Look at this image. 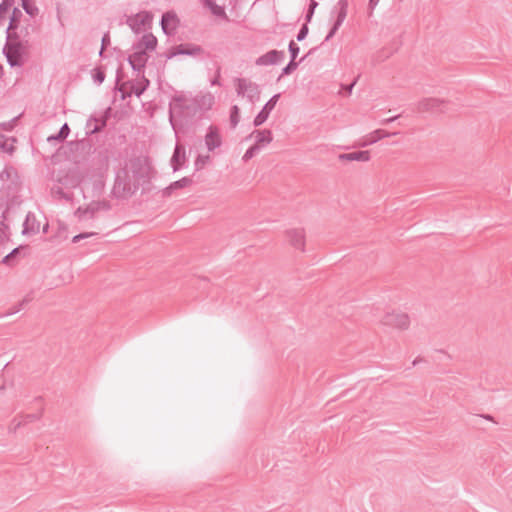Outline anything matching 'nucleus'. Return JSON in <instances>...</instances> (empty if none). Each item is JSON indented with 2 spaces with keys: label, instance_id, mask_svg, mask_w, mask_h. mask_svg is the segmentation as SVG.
<instances>
[{
  "label": "nucleus",
  "instance_id": "53",
  "mask_svg": "<svg viewBox=\"0 0 512 512\" xmlns=\"http://www.w3.org/2000/svg\"><path fill=\"white\" fill-rule=\"evenodd\" d=\"M313 14H314V10H310V8H309L308 11H307V14H306V21L307 22L311 21V18L313 16Z\"/></svg>",
  "mask_w": 512,
  "mask_h": 512
},
{
  "label": "nucleus",
  "instance_id": "33",
  "mask_svg": "<svg viewBox=\"0 0 512 512\" xmlns=\"http://www.w3.org/2000/svg\"><path fill=\"white\" fill-rule=\"evenodd\" d=\"M259 150H260V148H259L258 145H255V144L252 145L251 147H249L246 150L245 154L242 157V160L244 162L249 161L250 159H252L259 152Z\"/></svg>",
  "mask_w": 512,
  "mask_h": 512
},
{
  "label": "nucleus",
  "instance_id": "27",
  "mask_svg": "<svg viewBox=\"0 0 512 512\" xmlns=\"http://www.w3.org/2000/svg\"><path fill=\"white\" fill-rule=\"evenodd\" d=\"M33 298H34V296H33V292L28 293V294L23 298V300H22L20 303H18L16 306H14V307H13V308H11L9 311H7V312H6V315H12V314H15V313L19 312V311L22 309V307H23L25 304H27V303L31 302V301L33 300Z\"/></svg>",
  "mask_w": 512,
  "mask_h": 512
},
{
  "label": "nucleus",
  "instance_id": "55",
  "mask_svg": "<svg viewBox=\"0 0 512 512\" xmlns=\"http://www.w3.org/2000/svg\"><path fill=\"white\" fill-rule=\"evenodd\" d=\"M53 192L58 194L61 197H65V193L63 192V190L60 187H57V189H53Z\"/></svg>",
  "mask_w": 512,
  "mask_h": 512
},
{
  "label": "nucleus",
  "instance_id": "23",
  "mask_svg": "<svg viewBox=\"0 0 512 512\" xmlns=\"http://www.w3.org/2000/svg\"><path fill=\"white\" fill-rule=\"evenodd\" d=\"M192 182L193 181L190 177H183L182 179L177 180V181L171 183L168 187H166L163 190V196L169 197L172 194L173 190L187 187V186L191 185Z\"/></svg>",
  "mask_w": 512,
  "mask_h": 512
},
{
  "label": "nucleus",
  "instance_id": "63",
  "mask_svg": "<svg viewBox=\"0 0 512 512\" xmlns=\"http://www.w3.org/2000/svg\"><path fill=\"white\" fill-rule=\"evenodd\" d=\"M135 162L140 164L142 162V160L140 158H138V159H136Z\"/></svg>",
  "mask_w": 512,
  "mask_h": 512
},
{
  "label": "nucleus",
  "instance_id": "5",
  "mask_svg": "<svg viewBox=\"0 0 512 512\" xmlns=\"http://www.w3.org/2000/svg\"><path fill=\"white\" fill-rule=\"evenodd\" d=\"M382 323L385 326L405 330L410 325V319L406 313L391 312L384 315Z\"/></svg>",
  "mask_w": 512,
  "mask_h": 512
},
{
  "label": "nucleus",
  "instance_id": "24",
  "mask_svg": "<svg viewBox=\"0 0 512 512\" xmlns=\"http://www.w3.org/2000/svg\"><path fill=\"white\" fill-rule=\"evenodd\" d=\"M100 210V205L97 202L90 203L86 208H78L76 214L80 219L93 218L95 213Z\"/></svg>",
  "mask_w": 512,
  "mask_h": 512
},
{
  "label": "nucleus",
  "instance_id": "4",
  "mask_svg": "<svg viewBox=\"0 0 512 512\" xmlns=\"http://www.w3.org/2000/svg\"><path fill=\"white\" fill-rule=\"evenodd\" d=\"M153 16L150 12L142 11L127 18V25L135 32L140 33L143 28L150 26Z\"/></svg>",
  "mask_w": 512,
  "mask_h": 512
},
{
  "label": "nucleus",
  "instance_id": "21",
  "mask_svg": "<svg viewBox=\"0 0 512 512\" xmlns=\"http://www.w3.org/2000/svg\"><path fill=\"white\" fill-rule=\"evenodd\" d=\"M106 126V120L99 121L97 118L91 117L85 125L86 135H92L100 132Z\"/></svg>",
  "mask_w": 512,
  "mask_h": 512
},
{
  "label": "nucleus",
  "instance_id": "29",
  "mask_svg": "<svg viewBox=\"0 0 512 512\" xmlns=\"http://www.w3.org/2000/svg\"><path fill=\"white\" fill-rule=\"evenodd\" d=\"M22 15L21 11L17 8L13 9L12 16L10 18L8 30H16L19 24V17Z\"/></svg>",
  "mask_w": 512,
  "mask_h": 512
},
{
  "label": "nucleus",
  "instance_id": "9",
  "mask_svg": "<svg viewBox=\"0 0 512 512\" xmlns=\"http://www.w3.org/2000/svg\"><path fill=\"white\" fill-rule=\"evenodd\" d=\"M279 98L280 94H275L266 102L261 111L256 115V117L253 120V125L255 127L261 126L268 119L271 111L275 108Z\"/></svg>",
  "mask_w": 512,
  "mask_h": 512
},
{
  "label": "nucleus",
  "instance_id": "20",
  "mask_svg": "<svg viewBox=\"0 0 512 512\" xmlns=\"http://www.w3.org/2000/svg\"><path fill=\"white\" fill-rule=\"evenodd\" d=\"M340 161H359L367 162L370 159L369 151H354L349 153H343L338 156Z\"/></svg>",
  "mask_w": 512,
  "mask_h": 512
},
{
  "label": "nucleus",
  "instance_id": "45",
  "mask_svg": "<svg viewBox=\"0 0 512 512\" xmlns=\"http://www.w3.org/2000/svg\"><path fill=\"white\" fill-rule=\"evenodd\" d=\"M21 425H23L22 421H17L16 419H14L11 425L9 426V430L15 432Z\"/></svg>",
  "mask_w": 512,
  "mask_h": 512
},
{
  "label": "nucleus",
  "instance_id": "28",
  "mask_svg": "<svg viewBox=\"0 0 512 512\" xmlns=\"http://www.w3.org/2000/svg\"><path fill=\"white\" fill-rule=\"evenodd\" d=\"M240 120V109L237 105H233L230 110V124L232 128H235Z\"/></svg>",
  "mask_w": 512,
  "mask_h": 512
},
{
  "label": "nucleus",
  "instance_id": "51",
  "mask_svg": "<svg viewBox=\"0 0 512 512\" xmlns=\"http://www.w3.org/2000/svg\"><path fill=\"white\" fill-rule=\"evenodd\" d=\"M399 117H400V115H396V116L384 119V120L381 121V124L386 125V124L392 123L395 120H397Z\"/></svg>",
  "mask_w": 512,
  "mask_h": 512
},
{
  "label": "nucleus",
  "instance_id": "30",
  "mask_svg": "<svg viewBox=\"0 0 512 512\" xmlns=\"http://www.w3.org/2000/svg\"><path fill=\"white\" fill-rule=\"evenodd\" d=\"M92 77L94 82L100 85L105 80V72L101 67L94 68L92 70Z\"/></svg>",
  "mask_w": 512,
  "mask_h": 512
},
{
  "label": "nucleus",
  "instance_id": "16",
  "mask_svg": "<svg viewBox=\"0 0 512 512\" xmlns=\"http://www.w3.org/2000/svg\"><path fill=\"white\" fill-rule=\"evenodd\" d=\"M40 230V222L36 219L34 213L29 212L26 215L24 224H23V234H36Z\"/></svg>",
  "mask_w": 512,
  "mask_h": 512
},
{
  "label": "nucleus",
  "instance_id": "49",
  "mask_svg": "<svg viewBox=\"0 0 512 512\" xmlns=\"http://www.w3.org/2000/svg\"><path fill=\"white\" fill-rule=\"evenodd\" d=\"M97 204L100 205V210H109L111 208L110 203L107 201H99Z\"/></svg>",
  "mask_w": 512,
  "mask_h": 512
},
{
  "label": "nucleus",
  "instance_id": "13",
  "mask_svg": "<svg viewBox=\"0 0 512 512\" xmlns=\"http://www.w3.org/2000/svg\"><path fill=\"white\" fill-rule=\"evenodd\" d=\"M205 145L209 151H214L222 145L219 129L216 126H209L205 135Z\"/></svg>",
  "mask_w": 512,
  "mask_h": 512
},
{
  "label": "nucleus",
  "instance_id": "43",
  "mask_svg": "<svg viewBox=\"0 0 512 512\" xmlns=\"http://www.w3.org/2000/svg\"><path fill=\"white\" fill-rule=\"evenodd\" d=\"M108 45H110V36H109V33H105L101 40L102 50H105Z\"/></svg>",
  "mask_w": 512,
  "mask_h": 512
},
{
  "label": "nucleus",
  "instance_id": "37",
  "mask_svg": "<svg viewBox=\"0 0 512 512\" xmlns=\"http://www.w3.org/2000/svg\"><path fill=\"white\" fill-rule=\"evenodd\" d=\"M40 417H41V413L27 414V415L23 416V419L21 421L23 422V425H24L26 423L37 421L40 419Z\"/></svg>",
  "mask_w": 512,
  "mask_h": 512
},
{
  "label": "nucleus",
  "instance_id": "58",
  "mask_svg": "<svg viewBox=\"0 0 512 512\" xmlns=\"http://www.w3.org/2000/svg\"><path fill=\"white\" fill-rule=\"evenodd\" d=\"M3 127H4L5 129H8V128H10V127H11V124H10V123L3 124Z\"/></svg>",
  "mask_w": 512,
  "mask_h": 512
},
{
  "label": "nucleus",
  "instance_id": "52",
  "mask_svg": "<svg viewBox=\"0 0 512 512\" xmlns=\"http://www.w3.org/2000/svg\"><path fill=\"white\" fill-rule=\"evenodd\" d=\"M387 57H388V55H383V53H382V52H379V54H378V55H376V56L374 57L373 61H374L375 63H378V62H380V61L384 60V59H385V58H387Z\"/></svg>",
  "mask_w": 512,
  "mask_h": 512
},
{
  "label": "nucleus",
  "instance_id": "57",
  "mask_svg": "<svg viewBox=\"0 0 512 512\" xmlns=\"http://www.w3.org/2000/svg\"><path fill=\"white\" fill-rule=\"evenodd\" d=\"M317 5L318 4H317V2H315V0H311L310 5H309L310 10H315Z\"/></svg>",
  "mask_w": 512,
  "mask_h": 512
},
{
  "label": "nucleus",
  "instance_id": "46",
  "mask_svg": "<svg viewBox=\"0 0 512 512\" xmlns=\"http://www.w3.org/2000/svg\"><path fill=\"white\" fill-rule=\"evenodd\" d=\"M380 0H369L368 3V9H369V16L372 15L373 10L376 8Z\"/></svg>",
  "mask_w": 512,
  "mask_h": 512
},
{
  "label": "nucleus",
  "instance_id": "34",
  "mask_svg": "<svg viewBox=\"0 0 512 512\" xmlns=\"http://www.w3.org/2000/svg\"><path fill=\"white\" fill-rule=\"evenodd\" d=\"M288 48H289V52H290V55H291V59L290 60L295 61V59L298 56L299 51H300L299 46L293 40H291L290 43H289Z\"/></svg>",
  "mask_w": 512,
  "mask_h": 512
},
{
  "label": "nucleus",
  "instance_id": "17",
  "mask_svg": "<svg viewBox=\"0 0 512 512\" xmlns=\"http://www.w3.org/2000/svg\"><path fill=\"white\" fill-rule=\"evenodd\" d=\"M134 46L145 52L153 51L157 46V38L152 33L145 34Z\"/></svg>",
  "mask_w": 512,
  "mask_h": 512
},
{
  "label": "nucleus",
  "instance_id": "47",
  "mask_svg": "<svg viewBox=\"0 0 512 512\" xmlns=\"http://www.w3.org/2000/svg\"><path fill=\"white\" fill-rule=\"evenodd\" d=\"M176 52H177V46H174V47L170 48L168 50V52L166 53V58L167 59H171V58L179 55V53H176Z\"/></svg>",
  "mask_w": 512,
  "mask_h": 512
},
{
  "label": "nucleus",
  "instance_id": "60",
  "mask_svg": "<svg viewBox=\"0 0 512 512\" xmlns=\"http://www.w3.org/2000/svg\"><path fill=\"white\" fill-rule=\"evenodd\" d=\"M104 51H105V50H102V48L100 49V51H99V55H100L101 57L103 56Z\"/></svg>",
  "mask_w": 512,
  "mask_h": 512
},
{
  "label": "nucleus",
  "instance_id": "8",
  "mask_svg": "<svg viewBox=\"0 0 512 512\" xmlns=\"http://www.w3.org/2000/svg\"><path fill=\"white\" fill-rule=\"evenodd\" d=\"M446 101L438 98H425L418 102V112H444V105Z\"/></svg>",
  "mask_w": 512,
  "mask_h": 512
},
{
  "label": "nucleus",
  "instance_id": "48",
  "mask_svg": "<svg viewBox=\"0 0 512 512\" xmlns=\"http://www.w3.org/2000/svg\"><path fill=\"white\" fill-rule=\"evenodd\" d=\"M378 140L376 138V135H373V132L371 133V135L367 138V140L362 143V146H367V145H370V144H373V143H376Z\"/></svg>",
  "mask_w": 512,
  "mask_h": 512
},
{
  "label": "nucleus",
  "instance_id": "54",
  "mask_svg": "<svg viewBox=\"0 0 512 512\" xmlns=\"http://www.w3.org/2000/svg\"><path fill=\"white\" fill-rule=\"evenodd\" d=\"M213 12H214V14H216V15H225V11H224V9H223V8H221V7H217Z\"/></svg>",
  "mask_w": 512,
  "mask_h": 512
},
{
  "label": "nucleus",
  "instance_id": "12",
  "mask_svg": "<svg viewBox=\"0 0 512 512\" xmlns=\"http://www.w3.org/2000/svg\"><path fill=\"white\" fill-rule=\"evenodd\" d=\"M134 52L129 55L128 62L134 71L140 72L148 61V55L145 51L133 46Z\"/></svg>",
  "mask_w": 512,
  "mask_h": 512
},
{
  "label": "nucleus",
  "instance_id": "59",
  "mask_svg": "<svg viewBox=\"0 0 512 512\" xmlns=\"http://www.w3.org/2000/svg\"><path fill=\"white\" fill-rule=\"evenodd\" d=\"M18 33H20L22 36L25 35V28L21 29Z\"/></svg>",
  "mask_w": 512,
  "mask_h": 512
},
{
  "label": "nucleus",
  "instance_id": "62",
  "mask_svg": "<svg viewBox=\"0 0 512 512\" xmlns=\"http://www.w3.org/2000/svg\"><path fill=\"white\" fill-rule=\"evenodd\" d=\"M419 361H420V359H415V360L413 361V365L418 364V362H419Z\"/></svg>",
  "mask_w": 512,
  "mask_h": 512
},
{
  "label": "nucleus",
  "instance_id": "56",
  "mask_svg": "<svg viewBox=\"0 0 512 512\" xmlns=\"http://www.w3.org/2000/svg\"><path fill=\"white\" fill-rule=\"evenodd\" d=\"M212 85H220L219 82V70L217 71V76L211 81Z\"/></svg>",
  "mask_w": 512,
  "mask_h": 512
},
{
  "label": "nucleus",
  "instance_id": "32",
  "mask_svg": "<svg viewBox=\"0 0 512 512\" xmlns=\"http://www.w3.org/2000/svg\"><path fill=\"white\" fill-rule=\"evenodd\" d=\"M22 1V7L23 9L25 10V12L34 17L35 15H37L38 13V8L31 4L29 0H21Z\"/></svg>",
  "mask_w": 512,
  "mask_h": 512
},
{
  "label": "nucleus",
  "instance_id": "41",
  "mask_svg": "<svg viewBox=\"0 0 512 512\" xmlns=\"http://www.w3.org/2000/svg\"><path fill=\"white\" fill-rule=\"evenodd\" d=\"M359 76H357L354 81L352 83H350L349 85H342V89L345 91V95H350L351 92H352V89L354 87V85L356 84L357 80H358Z\"/></svg>",
  "mask_w": 512,
  "mask_h": 512
},
{
  "label": "nucleus",
  "instance_id": "26",
  "mask_svg": "<svg viewBox=\"0 0 512 512\" xmlns=\"http://www.w3.org/2000/svg\"><path fill=\"white\" fill-rule=\"evenodd\" d=\"M70 133V128L67 123H65L59 130V132L56 135H52L48 137V141H64Z\"/></svg>",
  "mask_w": 512,
  "mask_h": 512
},
{
  "label": "nucleus",
  "instance_id": "25",
  "mask_svg": "<svg viewBox=\"0 0 512 512\" xmlns=\"http://www.w3.org/2000/svg\"><path fill=\"white\" fill-rule=\"evenodd\" d=\"M317 50V47L311 48L306 55H304L299 62L290 60L289 63L282 69V75H289L297 69L299 63L304 61L307 57L312 55Z\"/></svg>",
  "mask_w": 512,
  "mask_h": 512
},
{
  "label": "nucleus",
  "instance_id": "36",
  "mask_svg": "<svg viewBox=\"0 0 512 512\" xmlns=\"http://www.w3.org/2000/svg\"><path fill=\"white\" fill-rule=\"evenodd\" d=\"M397 134H399V132H387V131L382 130V129H378V130H375L373 132V135H376L377 140H380V139L385 138V137L395 136Z\"/></svg>",
  "mask_w": 512,
  "mask_h": 512
},
{
  "label": "nucleus",
  "instance_id": "6",
  "mask_svg": "<svg viewBox=\"0 0 512 512\" xmlns=\"http://www.w3.org/2000/svg\"><path fill=\"white\" fill-rule=\"evenodd\" d=\"M336 10H337L336 20L334 21L329 33L325 37L324 42L329 41L336 34L338 29L343 24V22L347 16V10H348L347 0H339L336 5Z\"/></svg>",
  "mask_w": 512,
  "mask_h": 512
},
{
  "label": "nucleus",
  "instance_id": "7",
  "mask_svg": "<svg viewBox=\"0 0 512 512\" xmlns=\"http://www.w3.org/2000/svg\"><path fill=\"white\" fill-rule=\"evenodd\" d=\"M134 193L130 180L127 176L121 177L117 175L113 187V194L117 198H126Z\"/></svg>",
  "mask_w": 512,
  "mask_h": 512
},
{
  "label": "nucleus",
  "instance_id": "44",
  "mask_svg": "<svg viewBox=\"0 0 512 512\" xmlns=\"http://www.w3.org/2000/svg\"><path fill=\"white\" fill-rule=\"evenodd\" d=\"M11 4L9 3L8 0H4L1 4H0V17L2 16V13H5L7 12V10L10 8Z\"/></svg>",
  "mask_w": 512,
  "mask_h": 512
},
{
  "label": "nucleus",
  "instance_id": "14",
  "mask_svg": "<svg viewBox=\"0 0 512 512\" xmlns=\"http://www.w3.org/2000/svg\"><path fill=\"white\" fill-rule=\"evenodd\" d=\"M186 162L185 147L176 143L170 163L174 172L178 171Z\"/></svg>",
  "mask_w": 512,
  "mask_h": 512
},
{
  "label": "nucleus",
  "instance_id": "38",
  "mask_svg": "<svg viewBox=\"0 0 512 512\" xmlns=\"http://www.w3.org/2000/svg\"><path fill=\"white\" fill-rule=\"evenodd\" d=\"M209 159V156H201L199 155L195 160V169L198 171L204 167L207 160Z\"/></svg>",
  "mask_w": 512,
  "mask_h": 512
},
{
  "label": "nucleus",
  "instance_id": "11",
  "mask_svg": "<svg viewBox=\"0 0 512 512\" xmlns=\"http://www.w3.org/2000/svg\"><path fill=\"white\" fill-rule=\"evenodd\" d=\"M285 59V52L279 50H271L264 55L260 56L256 60V65L267 66L275 65L282 62Z\"/></svg>",
  "mask_w": 512,
  "mask_h": 512
},
{
  "label": "nucleus",
  "instance_id": "2",
  "mask_svg": "<svg viewBox=\"0 0 512 512\" xmlns=\"http://www.w3.org/2000/svg\"><path fill=\"white\" fill-rule=\"evenodd\" d=\"M29 29L25 28L24 39L14 43H6L3 48V54L5 55L8 64L11 67H21L25 62V58L28 56L30 48V41L28 39Z\"/></svg>",
  "mask_w": 512,
  "mask_h": 512
},
{
  "label": "nucleus",
  "instance_id": "1",
  "mask_svg": "<svg viewBox=\"0 0 512 512\" xmlns=\"http://www.w3.org/2000/svg\"><path fill=\"white\" fill-rule=\"evenodd\" d=\"M204 110L196 98H187L184 95L173 97L169 104V121L177 135L180 127L193 124L202 118Z\"/></svg>",
  "mask_w": 512,
  "mask_h": 512
},
{
  "label": "nucleus",
  "instance_id": "19",
  "mask_svg": "<svg viewBox=\"0 0 512 512\" xmlns=\"http://www.w3.org/2000/svg\"><path fill=\"white\" fill-rule=\"evenodd\" d=\"M150 82L147 78L142 77V80L138 83V85H131V92H125L123 88H119V91L122 93L121 98L125 100L127 97H129L132 93L135 94L137 97H140L145 90L148 88Z\"/></svg>",
  "mask_w": 512,
  "mask_h": 512
},
{
  "label": "nucleus",
  "instance_id": "39",
  "mask_svg": "<svg viewBox=\"0 0 512 512\" xmlns=\"http://www.w3.org/2000/svg\"><path fill=\"white\" fill-rule=\"evenodd\" d=\"M308 31H309V29H308L307 24H303L302 27L300 28L298 34H297V40L298 41H303L306 38V36L308 34Z\"/></svg>",
  "mask_w": 512,
  "mask_h": 512
},
{
  "label": "nucleus",
  "instance_id": "15",
  "mask_svg": "<svg viewBox=\"0 0 512 512\" xmlns=\"http://www.w3.org/2000/svg\"><path fill=\"white\" fill-rule=\"evenodd\" d=\"M290 244L300 250H304L305 235L304 230L300 228L290 229L286 232Z\"/></svg>",
  "mask_w": 512,
  "mask_h": 512
},
{
  "label": "nucleus",
  "instance_id": "3",
  "mask_svg": "<svg viewBox=\"0 0 512 512\" xmlns=\"http://www.w3.org/2000/svg\"><path fill=\"white\" fill-rule=\"evenodd\" d=\"M236 92L239 96L246 97L247 100L254 104L260 99V86L245 78H236Z\"/></svg>",
  "mask_w": 512,
  "mask_h": 512
},
{
  "label": "nucleus",
  "instance_id": "61",
  "mask_svg": "<svg viewBox=\"0 0 512 512\" xmlns=\"http://www.w3.org/2000/svg\"><path fill=\"white\" fill-rule=\"evenodd\" d=\"M47 229H48V224H46V225L43 227V231H44V232H47Z\"/></svg>",
  "mask_w": 512,
  "mask_h": 512
},
{
  "label": "nucleus",
  "instance_id": "10",
  "mask_svg": "<svg viewBox=\"0 0 512 512\" xmlns=\"http://www.w3.org/2000/svg\"><path fill=\"white\" fill-rule=\"evenodd\" d=\"M161 28L166 35H172L175 33L179 24V19L175 12L167 11L162 15Z\"/></svg>",
  "mask_w": 512,
  "mask_h": 512
},
{
  "label": "nucleus",
  "instance_id": "31",
  "mask_svg": "<svg viewBox=\"0 0 512 512\" xmlns=\"http://www.w3.org/2000/svg\"><path fill=\"white\" fill-rule=\"evenodd\" d=\"M6 43H14L17 41H21L24 39V36H22L20 33H18L16 30H8L6 31Z\"/></svg>",
  "mask_w": 512,
  "mask_h": 512
},
{
  "label": "nucleus",
  "instance_id": "18",
  "mask_svg": "<svg viewBox=\"0 0 512 512\" xmlns=\"http://www.w3.org/2000/svg\"><path fill=\"white\" fill-rule=\"evenodd\" d=\"M179 55H187V56H200L204 53L203 48L200 45L185 43L177 45V52Z\"/></svg>",
  "mask_w": 512,
  "mask_h": 512
},
{
  "label": "nucleus",
  "instance_id": "50",
  "mask_svg": "<svg viewBox=\"0 0 512 512\" xmlns=\"http://www.w3.org/2000/svg\"><path fill=\"white\" fill-rule=\"evenodd\" d=\"M18 253V249H14L12 252H10L7 256L4 257L3 262L9 263L10 259Z\"/></svg>",
  "mask_w": 512,
  "mask_h": 512
},
{
  "label": "nucleus",
  "instance_id": "40",
  "mask_svg": "<svg viewBox=\"0 0 512 512\" xmlns=\"http://www.w3.org/2000/svg\"><path fill=\"white\" fill-rule=\"evenodd\" d=\"M94 235H96V233H94V232L80 233V234H78V235L73 237L72 242L73 243H77V242H79L82 239H86V238H89V237L94 236Z\"/></svg>",
  "mask_w": 512,
  "mask_h": 512
},
{
  "label": "nucleus",
  "instance_id": "35",
  "mask_svg": "<svg viewBox=\"0 0 512 512\" xmlns=\"http://www.w3.org/2000/svg\"><path fill=\"white\" fill-rule=\"evenodd\" d=\"M0 149L11 154L14 151V146L13 144H8L4 136L0 135Z\"/></svg>",
  "mask_w": 512,
  "mask_h": 512
},
{
  "label": "nucleus",
  "instance_id": "42",
  "mask_svg": "<svg viewBox=\"0 0 512 512\" xmlns=\"http://www.w3.org/2000/svg\"><path fill=\"white\" fill-rule=\"evenodd\" d=\"M14 173L13 169L12 168H5L1 173H0V179L2 181H4L5 179H8L10 178L11 174Z\"/></svg>",
  "mask_w": 512,
  "mask_h": 512
},
{
  "label": "nucleus",
  "instance_id": "22",
  "mask_svg": "<svg viewBox=\"0 0 512 512\" xmlns=\"http://www.w3.org/2000/svg\"><path fill=\"white\" fill-rule=\"evenodd\" d=\"M251 136H255V145H258L259 147L264 144H269L273 140L272 132L269 129L254 130Z\"/></svg>",
  "mask_w": 512,
  "mask_h": 512
}]
</instances>
